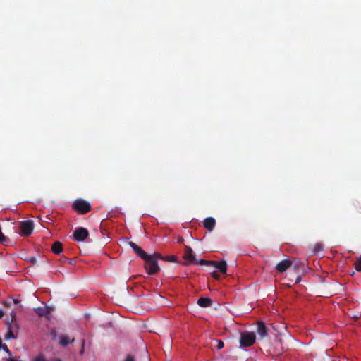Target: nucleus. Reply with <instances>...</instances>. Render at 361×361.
<instances>
[{"label":"nucleus","instance_id":"0eeeda50","mask_svg":"<svg viewBox=\"0 0 361 361\" xmlns=\"http://www.w3.org/2000/svg\"><path fill=\"white\" fill-rule=\"evenodd\" d=\"M128 244L130 247L133 250L134 252L136 253L143 260L149 255H147L140 247H139L135 243L130 241Z\"/></svg>","mask_w":361,"mask_h":361},{"label":"nucleus","instance_id":"58836bf2","mask_svg":"<svg viewBox=\"0 0 361 361\" xmlns=\"http://www.w3.org/2000/svg\"><path fill=\"white\" fill-rule=\"evenodd\" d=\"M179 241L182 242V241H183V238L182 239H179Z\"/></svg>","mask_w":361,"mask_h":361},{"label":"nucleus","instance_id":"a211bd4d","mask_svg":"<svg viewBox=\"0 0 361 361\" xmlns=\"http://www.w3.org/2000/svg\"><path fill=\"white\" fill-rule=\"evenodd\" d=\"M353 205L355 210L357 213L361 214V203L359 201H355L353 203Z\"/></svg>","mask_w":361,"mask_h":361},{"label":"nucleus","instance_id":"72a5a7b5","mask_svg":"<svg viewBox=\"0 0 361 361\" xmlns=\"http://www.w3.org/2000/svg\"><path fill=\"white\" fill-rule=\"evenodd\" d=\"M14 319H16V313H13V314H12L11 322H13Z\"/></svg>","mask_w":361,"mask_h":361},{"label":"nucleus","instance_id":"f03ea898","mask_svg":"<svg viewBox=\"0 0 361 361\" xmlns=\"http://www.w3.org/2000/svg\"><path fill=\"white\" fill-rule=\"evenodd\" d=\"M145 268L149 275H154L157 274L160 268L157 264V262L154 259L153 257H151L149 255L145 259Z\"/></svg>","mask_w":361,"mask_h":361},{"label":"nucleus","instance_id":"f257e3e1","mask_svg":"<svg viewBox=\"0 0 361 361\" xmlns=\"http://www.w3.org/2000/svg\"><path fill=\"white\" fill-rule=\"evenodd\" d=\"M72 207L80 214H87L91 210V204L83 199L75 200Z\"/></svg>","mask_w":361,"mask_h":361},{"label":"nucleus","instance_id":"c9c22d12","mask_svg":"<svg viewBox=\"0 0 361 361\" xmlns=\"http://www.w3.org/2000/svg\"><path fill=\"white\" fill-rule=\"evenodd\" d=\"M213 276H214V278H217V274H216V272H214V273H213Z\"/></svg>","mask_w":361,"mask_h":361},{"label":"nucleus","instance_id":"6ab92c4d","mask_svg":"<svg viewBox=\"0 0 361 361\" xmlns=\"http://www.w3.org/2000/svg\"><path fill=\"white\" fill-rule=\"evenodd\" d=\"M164 261H167V262H176L177 257L174 255L164 256Z\"/></svg>","mask_w":361,"mask_h":361},{"label":"nucleus","instance_id":"4468645a","mask_svg":"<svg viewBox=\"0 0 361 361\" xmlns=\"http://www.w3.org/2000/svg\"><path fill=\"white\" fill-rule=\"evenodd\" d=\"M51 252L54 254L59 255L63 252V245L59 241H56L53 243L51 249Z\"/></svg>","mask_w":361,"mask_h":361},{"label":"nucleus","instance_id":"bb28decb","mask_svg":"<svg viewBox=\"0 0 361 361\" xmlns=\"http://www.w3.org/2000/svg\"><path fill=\"white\" fill-rule=\"evenodd\" d=\"M33 361H46L43 356L36 357Z\"/></svg>","mask_w":361,"mask_h":361},{"label":"nucleus","instance_id":"b1692460","mask_svg":"<svg viewBox=\"0 0 361 361\" xmlns=\"http://www.w3.org/2000/svg\"><path fill=\"white\" fill-rule=\"evenodd\" d=\"M217 342H218L217 349L220 350V349L223 348L224 346V342L221 340H218Z\"/></svg>","mask_w":361,"mask_h":361},{"label":"nucleus","instance_id":"2f4dec72","mask_svg":"<svg viewBox=\"0 0 361 361\" xmlns=\"http://www.w3.org/2000/svg\"><path fill=\"white\" fill-rule=\"evenodd\" d=\"M4 315V312L2 310H0V319L2 318Z\"/></svg>","mask_w":361,"mask_h":361},{"label":"nucleus","instance_id":"6e6552de","mask_svg":"<svg viewBox=\"0 0 361 361\" xmlns=\"http://www.w3.org/2000/svg\"><path fill=\"white\" fill-rule=\"evenodd\" d=\"M291 266H292V262L290 261L289 259H283V260H281V262H279L276 264V269L279 272L283 273V272L286 271Z\"/></svg>","mask_w":361,"mask_h":361},{"label":"nucleus","instance_id":"ddd939ff","mask_svg":"<svg viewBox=\"0 0 361 361\" xmlns=\"http://www.w3.org/2000/svg\"><path fill=\"white\" fill-rule=\"evenodd\" d=\"M257 334L262 337L264 338L267 336V327L264 322H260L257 324Z\"/></svg>","mask_w":361,"mask_h":361},{"label":"nucleus","instance_id":"f704fd0d","mask_svg":"<svg viewBox=\"0 0 361 361\" xmlns=\"http://www.w3.org/2000/svg\"><path fill=\"white\" fill-rule=\"evenodd\" d=\"M300 281V277H299V276H298V277L296 279L295 283H299Z\"/></svg>","mask_w":361,"mask_h":361},{"label":"nucleus","instance_id":"e433bc0d","mask_svg":"<svg viewBox=\"0 0 361 361\" xmlns=\"http://www.w3.org/2000/svg\"><path fill=\"white\" fill-rule=\"evenodd\" d=\"M53 361H61V360L59 358H55Z\"/></svg>","mask_w":361,"mask_h":361},{"label":"nucleus","instance_id":"20e7f679","mask_svg":"<svg viewBox=\"0 0 361 361\" xmlns=\"http://www.w3.org/2000/svg\"><path fill=\"white\" fill-rule=\"evenodd\" d=\"M34 229V224L31 220L23 221L20 223V230L21 235L29 236L31 235Z\"/></svg>","mask_w":361,"mask_h":361},{"label":"nucleus","instance_id":"f8f14e48","mask_svg":"<svg viewBox=\"0 0 361 361\" xmlns=\"http://www.w3.org/2000/svg\"><path fill=\"white\" fill-rule=\"evenodd\" d=\"M197 304L201 307H208L212 306V300L206 297H201L197 300Z\"/></svg>","mask_w":361,"mask_h":361},{"label":"nucleus","instance_id":"9b49d317","mask_svg":"<svg viewBox=\"0 0 361 361\" xmlns=\"http://www.w3.org/2000/svg\"><path fill=\"white\" fill-rule=\"evenodd\" d=\"M185 259L189 261L190 262L195 263V256L193 255V251L192 248L189 246H185V252L184 254Z\"/></svg>","mask_w":361,"mask_h":361},{"label":"nucleus","instance_id":"dca6fc26","mask_svg":"<svg viewBox=\"0 0 361 361\" xmlns=\"http://www.w3.org/2000/svg\"><path fill=\"white\" fill-rule=\"evenodd\" d=\"M7 324L8 326V331L7 334L6 335L5 338L6 339L16 338V337L11 330V324L10 323H8Z\"/></svg>","mask_w":361,"mask_h":361},{"label":"nucleus","instance_id":"c756f323","mask_svg":"<svg viewBox=\"0 0 361 361\" xmlns=\"http://www.w3.org/2000/svg\"><path fill=\"white\" fill-rule=\"evenodd\" d=\"M68 258L66 257H63L62 259H61V262H67Z\"/></svg>","mask_w":361,"mask_h":361},{"label":"nucleus","instance_id":"393cba45","mask_svg":"<svg viewBox=\"0 0 361 361\" xmlns=\"http://www.w3.org/2000/svg\"><path fill=\"white\" fill-rule=\"evenodd\" d=\"M6 353H8V355H11V353L10 351V350L8 349V346L6 345V344H3L2 345V348H1Z\"/></svg>","mask_w":361,"mask_h":361},{"label":"nucleus","instance_id":"5701e85b","mask_svg":"<svg viewBox=\"0 0 361 361\" xmlns=\"http://www.w3.org/2000/svg\"><path fill=\"white\" fill-rule=\"evenodd\" d=\"M26 260L32 264H35L37 263V259L35 256H30L26 259Z\"/></svg>","mask_w":361,"mask_h":361},{"label":"nucleus","instance_id":"423d86ee","mask_svg":"<svg viewBox=\"0 0 361 361\" xmlns=\"http://www.w3.org/2000/svg\"><path fill=\"white\" fill-rule=\"evenodd\" d=\"M34 311L39 317H44L49 319V317L51 314L52 309L50 307H39L35 308Z\"/></svg>","mask_w":361,"mask_h":361},{"label":"nucleus","instance_id":"c85d7f7f","mask_svg":"<svg viewBox=\"0 0 361 361\" xmlns=\"http://www.w3.org/2000/svg\"><path fill=\"white\" fill-rule=\"evenodd\" d=\"M67 262L70 264H73L75 263V260L73 259H68Z\"/></svg>","mask_w":361,"mask_h":361},{"label":"nucleus","instance_id":"412c9836","mask_svg":"<svg viewBox=\"0 0 361 361\" xmlns=\"http://www.w3.org/2000/svg\"><path fill=\"white\" fill-rule=\"evenodd\" d=\"M354 265L357 271H361V258H358Z\"/></svg>","mask_w":361,"mask_h":361},{"label":"nucleus","instance_id":"f3484780","mask_svg":"<svg viewBox=\"0 0 361 361\" xmlns=\"http://www.w3.org/2000/svg\"><path fill=\"white\" fill-rule=\"evenodd\" d=\"M322 250V245L321 243H316L314 244L313 249H312V253L316 254L318 252L321 251Z\"/></svg>","mask_w":361,"mask_h":361},{"label":"nucleus","instance_id":"7ed1b4c3","mask_svg":"<svg viewBox=\"0 0 361 361\" xmlns=\"http://www.w3.org/2000/svg\"><path fill=\"white\" fill-rule=\"evenodd\" d=\"M256 340L255 334L253 332H244L240 334V347H250L252 345Z\"/></svg>","mask_w":361,"mask_h":361},{"label":"nucleus","instance_id":"4c0bfd02","mask_svg":"<svg viewBox=\"0 0 361 361\" xmlns=\"http://www.w3.org/2000/svg\"><path fill=\"white\" fill-rule=\"evenodd\" d=\"M179 241L182 242V241H183V238L182 239H179Z\"/></svg>","mask_w":361,"mask_h":361},{"label":"nucleus","instance_id":"a878e982","mask_svg":"<svg viewBox=\"0 0 361 361\" xmlns=\"http://www.w3.org/2000/svg\"><path fill=\"white\" fill-rule=\"evenodd\" d=\"M124 361H135V358L131 355H127Z\"/></svg>","mask_w":361,"mask_h":361},{"label":"nucleus","instance_id":"1a4fd4ad","mask_svg":"<svg viewBox=\"0 0 361 361\" xmlns=\"http://www.w3.org/2000/svg\"><path fill=\"white\" fill-rule=\"evenodd\" d=\"M211 267L218 269L220 272L226 274L227 271V264L226 261H212Z\"/></svg>","mask_w":361,"mask_h":361},{"label":"nucleus","instance_id":"cd10ccee","mask_svg":"<svg viewBox=\"0 0 361 361\" xmlns=\"http://www.w3.org/2000/svg\"><path fill=\"white\" fill-rule=\"evenodd\" d=\"M82 349L80 350V354H82L84 353L85 340H82Z\"/></svg>","mask_w":361,"mask_h":361},{"label":"nucleus","instance_id":"2eb2a0df","mask_svg":"<svg viewBox=\"0 0 361 361\" xmlns=\"http://www.w3.org/2000/svg\"><path fill=\"white\" fill-rule=\"evenodd\" d=\"M75 341L74 338L70 339L67 336L62 335L60 339V345L63 347L68 345L69 343H72Z\"/></svg>","mask_w":361,"mask_h":361},{"label":"nucleus","instance_id":"aec40b11","mask_svg":"<svg viewBox=\"0 0 361 361\" xmlns=\"http://www.w3.org/2000/svg\"><path fill=\"white\" fill-rule=\"evenodd\" d=\"M196 264H200V265H207V266H211V264H212V261H209V260H205V259H200L198 262H195Z\"/></svg>","mask_w":361,"mask_h":361},{"label":"nucleus","instance_id":"473e14b6","mask_svg":"<svg viewBox=\"0 0 361 361\" xmlns=\"http://www.w3.org/2000/svg\"><path fill=\"white\" fill-rule=\"evenodd\" d=\"M13 302L14 304H18L20 302L19 300H18V299H13Z\"/></svg>","mask_w":361,"mask_h":361},{"label":"nucleus","instance_id":"4be33fe9","mask_svg":"<svg viewBox=\"0 0 361 361\" xmlns=\"http://www.w3.org/2000/svg\"><path fill=\"white\" fill-rule=\"evenodd\" d=\"M151 257H153L156 262H157L158 259L164 260V256H162L160 253L154 252Z\"/></svg>","mask_w":361,"mask_h":361},{"label":"nucleus","instance_id":"7c9ffc66","mask_svg":"<svg viewBox=\"0 0 361 361\" xmlns=\"http://www.w3.org/2000/svg\"><path fill=\"white\" fill-rule=\"evenodd\" d=\"M6 361H20V360L15 359V358L10 357V358L7 359Z\"/></svg>","mask_w":361,"mask_h":361},{"label":"nucleus","instance_id":"9d476101","mask_svg":"<svg viewBox=\"0 0 361 361\" xmlns=\"http://www.w3.org/2000/svg\"><path fill=\"white\" fill-rule=\"evenodd\" d=\"M204 227L209 231H212L216 226V220L213 217H207L203 221Z\"/></svg>","mask_w":361,"mask_h":361},{"label":"nucleus","instance_id":"39448f33","mask_svg":"<svg viewBox=\"0 0 361 361\" xmlns=\"http://www.w3.org/2000/svg\"><path fill=\"white\" fill-rule=\"evenodd\" d=\"M88 235L87 229L82 227L76 228L73 232V240L77 242L84 241Z\"/></svg>","mask_w":361,"mask_h":361}]
</instances>
